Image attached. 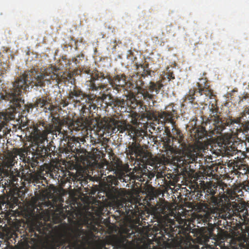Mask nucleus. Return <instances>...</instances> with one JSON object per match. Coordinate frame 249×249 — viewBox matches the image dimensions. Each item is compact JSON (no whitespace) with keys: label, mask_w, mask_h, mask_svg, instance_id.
<instances>
[{"label":"nucleus","mask_w":249,"mask_h":249,"mask_svg":"<svg viewBox=\"0 0 249 249\" xmlns=\"http://www.w3.org/2000/svg\"><path fill=\"white\" fill-rule=\"evenodd\" d=\"M99 249H107L106 248V247H105V246H104L103 247L100 248Z\"/></svg>","instance_id":"nucleus-54"},{"label":"nucleus","mask_w":249,"mask_h":249,"mask_svg":"<svg viewBox=\"0 0 249 249\" xmlns=\"http://www.w3.org/2000/svg\"><path fill=\"white\" fill-rule=\"evenodd\" d=\"M18 148H13L11 151H8L4 156V159L3 160V164L5 167L12 168L14 166L15 163H17L18 154H19V151Z\"/></svg>","instance_id":"nucleus-21"},{"label":"nucleus","mask_w":249,"mask_h":249,"mask_svg":"<svg viewBox=\"0 0 249 249\" xmlns=\"http://www.w3.org/2000/svg\"><path fill=\"white\" fill-rule=\"evenodd\" d=\"M174 221H171L170 222V225L169 226V228H164V232L166 234H169L170 233H169V229H170V230L171 231L172 229V226L171 225L172 224V223H174Z\"/></svg>","instance_id":"nucleus-45"},{"label":"nucleus","mask_w":249,"mask_h":249,"mask_svg":"<svg viewBox=\"0 0 249 249\" xmlns=\"http://www.w3.org/2000/svg\"><path fill=\"white\" fill-rule=\"evenodd\" d=\"M61 147H59L58 149H57L53 141V140L51 141L50 142L48 143L47 146H45L46 151L42 156V158L40 159V160H43L44 159L47 158L48 157H50V158H51L52 155L62 156L63 154H60L59 152V149Z\"/></svg>","instance_id":"nucleus-24"},{"label":"nucleus","mask_w":249,"mask_h":249,"mask_svg":"<svg viewBox=\"0 0 249 249\" xmlns=\"http://www.w3.org/2000/svg\"><path fill=\"white\" fill-rule=\"evenodd\" d=\"M80 147H81V144L79 141L76 139H71L66 145L59 149V152L62 153L67 159L71 160L76 156L77 150Z\"/></svg>","instance_id":"nucleus-17"},{"label":"nucleus","mask_w":249,"mask_h":249,"mask_svg":"<svg viewBox=\"0 0 249 249\" xmlns=\"http://www.w3.org/2000/svg\"><path fill=\"white\" fill-rule=\"evenodd\" d=\"M165 109V111L160 112L150 109L146 110L143 115L148 120L154 122V129H157L159 132L164 129V125L166 123H171L172 127V141L177 140L178 143L182 144L184 136L180 130L176 127L175 122L177 111L174 109L173 104L166 106Z\"/></svg>","instance_id":"nucleus-6"},{"label":"nucleus","mask_w":249,"mask_h":249,"mask_svg":"<svg viewBox=\"0 0 249 249\" xmlns=\"http://www.w3.org/2000/svg\"><path fill=\"white\" fill-rule=\"evenodd\" d=\"M238 158H239L238 156H237V157H235L234 158V159H238Z\"/></svg>","instance_id":"nucleus-57"},{"label":"nucleus","mask_w":249,"mask_h":249,"mask_svg":"<svg viewBox=\"0 0 249 249\" xmlns=\"http://www.w3.org/2000/svg\"><path fill=\"white\" fill-rule=\"evenodd\" d=\"M99 99L103 103H105L106 106L113 107L114 98H113L111 94L103 93L101 96L99 97Z\"/></svg>","instance_id":"nucleus-31"},{"label":"nucleus","mask_w":249,"mask_h":249,"mask_svg":"<svg viewBox=\"0 0 249 249\" xmlns=\"http://www.w3.org/2000/svg\"><path fill=\"white\" fill-rule=\"evenodd\" d=\"M126 151L127 155H130V157L134 156L140 161L137 166L134 167L135 178L141 182H148L149 180L154 178L155 173L149 171L147 167V165H150L156 167V161L150 153L144 151L141 144L137 142L129 143Z\"/></svg>","instance_id":"nucleus-5"},{"label":"nucleus","mask_w":249,"mask_h":249,"mask_svg":"<svg viewBox=\"0 0 249 249\" xmlns=\"http://www.w3.org/2000/svg\"><path fill=\"white\" fill-rule=\"evenodd\" d=\"M234 167H237L239 171L237 174L239 173L241 175H246L247 173L249 174V166L246 164L240 163L239 164V162H236Z\"/></svg>","instance_id":"nucleus-33"},{"label":"nucleus","mask_w":249,"mask_h":249,"mask_svg":"<svg viewBox=\"0 0 249 249\" xmlns=\"http://www.w3.org/2000/svg\"><path fill=\"white\" fill-rule=\"evenodd\" d=\"M51 116L52 117V121L53 123H57L59 121V118L54 116L53 112L50 113Z\"/></svg>","instance_id":"nucleus-43"},{"label":"nucleus","mask_w":249,"mask_h":249,"mask_svg":"<svg viewBox=\"0 0 249 249\" xmlns=\"http://www.w3.org/2000/svg\"><path fill=\"white\" fill-rule=\"evenodd\" d=\"M223 143L227 148V152L228 155L231 156H235L239 155V153L241 156L239 158L240 162H243L244 159L247 157L246 152L249 153V137H246L245 141H242L241 144H244L245 151L238 150L237 148L235 147V144L232 141L231 137L225 136L223 138Z\"/></svg>","instance_id":"nucleus-15"},{"label":"nucleus","mask_w":249,"mask_h":249,"mask_svg":"<svg viewBox=\"0 0 249 249\" xmlns=\"http://www.w3.org/2000/svg\"><path fill=\"white\" fill-rule=\"evenodd\" d=\"M245 201L241 202H233L228 208L227 213L219 214V216L226 221L227 219L232 220L230 223L236 226L238 229L241 231V236L244 238V241L231 240L230 249H249V213L246 209Z\"/></svg>","instance_id":"nucleus-4"},{"label":"nucleus","mask_w":249,"mask_h":249,"mask_svg":"<svg viewBox=\"0 0 249 249\" xmlns=\"http://www.w3.org/2000/svg\"><path fill=\"white\" fill-rule=\"evenodd\" d=\"M103 128L108 132L124 133L128 129V125L125 122L115 120L113 118L106 119L104 120Z\"/></svg>","instance_id":"nucleus-16"},{"label":"nucleus","mask_w":249,"mask_h":249,"mask_svg":"<svg viewBox=\"0 0 249 249\" xmlns=\"http://www.w3.org/2000/svg\"><path fill=\"white\" fill-rule=\"evenodd\" d=\"M43 132H45V135L48 136V134L52 133L53 135L57 136L58 133V134H62L63 135L62 138H64L65 135H67V133L63 134L62 133L61 128L59 126H54L53 124L51 123H47L46 122L45 125V129L42 131Z\"/></svg>","instance_id":"nucleus-27"},{"label":"nucleus","mask_w":249,"mask_h":249,"mask_svg":"<svg viewBox=\"0 0 249 249\" xmlns=\"http://www.w3.org/2000/svg\"><path fill=\"white\" fill-rule=\"evenodd\" d=\"M199 80L200 81H203L204 86L198 82L197 88L190 89L188 93L185 95V101H188L189 103L196 101L197 103L203 104L206 100L212 98L213 93L210 89L206 87L205 79L202 78Z\"/></svg>","instance_id":"nucleus-12"},{"label":"nucleus","mask_w":249,"mask_h":249,"mask_svg":"<svg viewBox=\"0 0 249 249\" xmlns=\"http://www.w3.org/2000/svg\"><path fill=\"white\" fill-rule=\"evenodd\" d=\"M59 71L58 68L52 66L45 69L44 72L35 70L26 71L17 78L13 84L12 88L3 90L0 94V98L9 101L11 104L10 108L1 114L3 120L6 122L13 120L17 113L19 117V114L24 110L22 107L24 100L20 97L22 90H26L30 86L31 88L34 86L44 87L46 84H50L51 79L55 80L57 83L65 82L66 77Z\"/></svg>","instance_id":"nucleus-1"},{"label":"nucleus","mask_w":249,"mask_h":249,"mask_svg":"<svg viewBox=\"0 0 249 249\" xmlns=\"http://www.w3.org/2000/svg\"><path fill=\"white\" fill-rule=\"evenodd\" d=\"M143 73L144 74L150 75V71L145 70V68H143Z\"/></svg>","instance_id":"nucleus-49"},{"label":"nucleus","mask_w":249,"mask_h":249,"mask_svg":"<svg viewBox=\"0 0 249 249\" xmlns=\"http://www.w3.org/2000/svg\"><path fill=\"white\" fill-rule=\"evenodd\" d=\"M106 79L108 80L113 89L118 91L127 84V78L124 74H116L112 77L109 74H105L103 71H95L92 74V78H91L90 81L87 82V84L92 91L106 89L107 85L103 83L104 80Z\"/></svg>","instance_id":"nucleus-9"},{"label":"nucleus","mask_w":249,"mask_h":249,"mask_svg":"<svg viewBox=\"0 0 249 249\" xmlns=\"http://www.w3.org/2000/svg\"><path fill=\"white\" fill-rule=\"evenodd\" d=\"M121 210L122 214L128 217H136L140 214V208L136 203H133L131 202L126 203L124 207Z\"/></svg>","instance_id":"nucleus-22"},{"label":"nucleus","mask_w":249,"mask_h":249,"mask_svg":"<svg viewBox=\"0 0 249 249\" xmlns=\"http://www.w3.org/2000/svg\"><path fill=\"white\" fill-rule=\"evenodd\" d=\"M18 196V193H14V194L12 195L8 196L7 205H8L10 209H14L16 206H18L19 201Z\"/></svg>","instance_id":"nucleus-28"},{"label":"nucleus","mask_w":249,"mask_h":249,"mask_svg":"<svg viewBox=\"0 0 249 249\" xmlns=\"http://www.w3.org/2000/svg\"><path fill=\"white\" fill-rule=\"evenodd\" d=\"M86 151L85 149L79 147L77 150L76 155L73 157L74 160L78 162H83L87 160Z\"/></svg>","instance_id":"nucleus-29"},{"label":"nucleus","mask_w":249,"mask_h":249,"mask_svg":"<svg viewBox=\"0 0 249 249\" xmlns=\"http://www.w3.org/2000/svg\"><path fill=\"white\" fill-rule=\"evenodd\" d=\"M127 105V97H126V99H125V100L124 99L119 98L117 97L114 98V105H113V107H121V109L123 108H124V107H125V109L124 110V111H126L127 109V108H126Z\"/></svg>","instance_id":"nucleus-32"},{"label":"nucleus","mask_w":249,"mask_h":249,"mask_svg":"<svg viewBox=\"0 0 249 249\" xmlns=\"http://www.w3.org/2000/svg\"><path fill=\"white\" fill-rule=\"evenodd\" d=\"M1 130V126L0 125V131Z\"/></svg>","instance_id":"nucleus-58"},{"label":"nucleus","mask_w":249,"mask_h":249,"mask_svg":"<svg viewBox=\"0 0 249 249\" xmlns=\"http://www.w3.org/2000/svg\"><path fill=\"white\" fill-rule=\"evenodd\" d=\"M109 194H110L109 191L106 192V195L108 196L109 195Z\"/></svg>","instance_id":"nucleus-55"},{"label":"nucleus","mask_w":249,"mask_h":249,"mask_svg":"<svg viewBox=\"0 0 249 249\" xmlns=\"http://www.w3.org/2000/svg\"><path fill=\"white\" fill-rule=\"evenodd\" d=\"M247 115H248L249 117V108H245L243 112L241 113L240 116L238 117H236L235 118L232 117H229L227 118L225 123H223L222 122V121L221 120V118L219 117V115L217 114V113H216L215 114H213V116H211L210 120H209L207 119L206 121H203V122L206 123H210L211 126H213V125H216V124H219V126L221 128V130L218 132H217L218 129H215V130L212 132L207 131V134H220L221 133L223 130L225 128V125L229 126L230 127H232V126H235V124L238 125H240V123H241L242 121L246 120Z\"/></svg>","instance_id":"nucleus-11"},{"label":"nucleus","mask_w":249,"mask_h":249,"mask_svg":"<svg viewBox=\"0 0 249 249\" xmlns=\"http://www.w3.org/2000/svg\"><path fill=\"white\" fill-rule=\"evenodd\" d=\"M93 236V233L89 231L77 229L71 238L59 237L53 240L49 247L50 249H59L61 246L65 249H79L81 245L89 244Z\"/></svg>","instance_id":"nucleus-8"},{"label":"nucleus","mask_w":249,"mask_h":249,"mask_svg":"<svg viewBox=\"0 0 249 249\" xmlns=\"http://www.w3.org/2000/svg\"><path fill=\"white\" fill-rule=\"evenodd\" d=\"M155 175L158 179L162 178V180L163 179H166L165 177V175L162 171H157L156 174H155Z\"/></svg>","instance_id":"nucleus-41"},{"label":"nucleus","mask_w":249,"mask_h":249,"mask_svg":"<svg viewBox=\"0 0 249 249\" xmlns=\"http://www.w3.org/2000/svg\"><path fill=\"white\" fill-rule=\"evenodd\" d=\"M86 104L81 103V104L83 105L81 110L83 113L90 114L93 112V110L97 108V106L93 103V100L90 98L89 95H87L85 100Z\"/></svg>","instance_id":"nucleus-26"},{"label":"nucleus","mask_w":249,"mask_h":249,"mask_svg":"<svg viewBox=\"0 0 249 249\" xmlns=\"http://www.w3.org/2000/svg\"><path fill=\"white\" fill-rule=\"evenodd\" d=\"M215 129H218V132L221 130V127L219 124L211 126V124H206L203 121L200 127H195L191 131V136L195 140L194 144L187 145L185 144L180 157L176 155L177 153L173 147L166 148L161 157L163 164H177L187 168L188 164L197 162L198 159H201L203 156L202 152L206 146L207 131L212 132Z\"/></svg>","instance_id":"nucleus-3"},{"label":"nucleus","mask_w":249,"mask_h":249,"mask_svg":"<svg viewBox=\"0 0 249 249\" xmlns=\"http://www.w3.org/2000/svg\"><path fill=\"white\" fill-rule=\"evenodd\" d=\"M84 55L82 54L81 55H78L75 58L74 62L76 64L79 63V60L81 59V58H84Z\"/></svg>","instance_id":"nucleus-44"},{"label":"nucleus","mask_w":249,"mask_h":249,"mask_svg":"<svg viewBox=\"0 0 249 249\" xmlns=\"http://www.w3.org/2000/svg\"><path fill=\"white\" fill-rule=\"evenodd\" d=\"M104 175H105V176H106V175H107V174H106V171L105 172V173H104V172H103V174H102V176H104Z\"/></svg>","instance_id":"nucleus-56"},{"label":"nucleus","mask_w":249,"mask_h":249,"mask_svg":"<svg viewBox=\"0 0 249 249\" xmlns=\"http://www.w3.org/2000/svg\"><path fill=\"white\" fill-rule=\"evenodd\" d=\"M189 168H191V165H190V166H189Z\"/></svg>","instance_id":"nucleus-59"},{"label":"nucleus","mask_w":249,"mask_h":249,"mask_svg":"<svg viewBox=\"0 0 249 249\" xmlns=\"http://www.w3.org/2000/svg\"><path fill=\"white\" fill-rule=\"evenodd\" d=\"M204 176L201 174H196L193 182L194 190L190 192L191 198L194 201H207L213 204L215 207L210 210V213H205L203 220L207 222L212 216L219 217V214L227 213L230 205L233 202L229 203L230 201H236L235 185L231 188L228 187L227 184L213 182H205L201 180L204 178Z\"/></svg>","instance_id":"nucleus-2"},{"label":"nucleus","mask_w":249,"mask_h":249,"mask_svg":"<svg viewBox=\"0 0 249 249\" xmlns=\"http://www.w3.org/2000/svg\"><path fill=\"white\" fill-rule=\"evenodd\" d=\"M108 168V172L107 174H108L109 172H112L113 175H109L106 178V186L108 188H111V190H114V187L113 185L116 186L118 183V180L121 182H127L131 179H136L135 178V172L132 171L130 174H127V171L123 168L122 164L119 162H116L112 163L110 165L107 166Z\"/></svg>","instance_id":"nucleus-10"},{"label":"nucleus","mask_w":249,"mask_h":249,"mask_svg":"<svg viewBox=\"0 0 249 249\" xmlns=\"http://www.w3.org/2000/svg\"><path fill=\"white\" fill-rule=\"evenodd\" d=\"M231 133L234 135L238 136L239 133H246L249 132V121H243L240 123V125H235L231 127Z\"/></svg>","instance_id":"nucleus-25"},{"label":"nucleus","mask_w":249,"mask_h":249,"mask_svg":"<svg viewBox=\"0 0 249 249\" xmlns=\"http://www.w3.org/2000/svg\"><path fill=\"white\" fill-rule=\"evenodd\" d=\"M162 181L163 182V184L166 187H170L171 186H175V182L173 181H171V179L168 180L166 179H163Z\"/></svg>","instance_id":"nucleus-40"},{"label":"nucleus","mask_w":249,"mask_h":249,"mask_svg":"<svg viewBox=\"0 0 249 249\" xmlns=\"http://www.w3.org/2000/svg\"><path fill=\"white\" fill-rule=\"evenodd\" d=\"M95 71H98V70H94L92 71V72H91L90 70L89 69H88V68L87 69L83 70V72L84 73L89 75V76L88 77V79L86 80L85 84L87 86V87L89 88V90H93L91 89V88L90 87L88 86V85L87 84V82L89 81V80H91V78H92V75Z\"/></svg>","instance_id":"nucleus-37"},{"label":"nucleus","mask_w":249,"mask_h":249,"mask_svg":"<svg viewBox=\"0 0 249 249\" xmlns=\"http://www.w3.org/2000/svg\"><path fill=\"white\" fill-rule=\"evenodd\" d=\"M43 110L45 112H48V111H50L51 113L53 112L55 109L56 108L55 106L53 105H49V103L48 102V105L44 106Z\"/></svg>","instance_id":"nucleus-39"},{"label":"nucleus","mask_w":249,"mask_h":249,"mask_svg":"<svg viewBox=\"0 0 249 249\" xmlns=\"http://www.w3.org/2000/svg\"><path fill=\"white\" fill-rule=\"evenodd\" d=\"M46 123V122L40 121V122H39V125H42L43 126V127L44 128V129H45Z\"/></svg>","instance_id":"nucleus-48"},{"label":"nucleus","mask_w":249,"mask_h":249,"mask_svg":"<svg viewBox=\"0 0 249 249\" xmlns=\"http://www.w3.org/2000/svg\"><path fill=\"white\" fill-rule=\"evenodd\" d=\"M69 102L65 99H62L59 103V105L63 107H65L68 105Z\"/></svg>","instance_id":"nucleus-42"},{"label":"nucleus","mask_w":249,"mask_h":249,"mask_svg":"<svg viewBox=\"0 0 249 249\" xmlns=\"http://www.w3.org/2000/svg\"><path fill=\"white\" fill-rule=\"evenodd\" d=\"M41 179V176L36 173H27L20 178L19 172H17L16 175L11 174L8 179L12 186L18 189L28 187L32 183H38Z\"/></svg>","instance_id":"nucleus-13"},{"label":"nucleus","mask_w":249,"mask_h":249,"mask_svg":"<svg viewBox=\"0 0 249 249\" xmlns=\"http://www.w3.org/2000/svg\"><path fill=\"white\" fill-rule=\"evenodd\" d=\"M139 84L136 83L137 93L135 96L127 97V105L126 107L135 109L138 105L153 107L155 100L163 85L161 81L157 82H150L148 86L143 88V81L141 80Z\"/></svg>","instance_id":"nucleus-7"},{"label":"nucleus","mask_w":249,"mask_h":249,"mask_svg":"<svg viewBox=\"0 0 249 249\" xmlns=\"http://www.w3.org/2000/svg\"><path fill=\"white\" fill-rule=\"evenodd\" d=\"M47 105H48V101L47 97L45 96L37 98L35 100V106L36 107H42Z\"/></svg>","instance_id":"nucleus-34"},{"label":"nucleus","mask_w":249,"mask_h":249,"mask_svg":"<svg viewBox=\"0 0 249 249\" xmlns=\"http://www.w3.org/2000/svg\"><path fill=\"white\" fill-rule=\"evenodd\" d=\"M31 230L32 236L33 235V232H34V235H35V237H37L38 238V237H39V234L36 233L34 230L33 231L32 229H31Z\"/></svg>","instance_id":"nucleus-50"},{"label":"nucleus","mask_w":249,"mask_h":249,"mask_svg":"<svg viewBox=\"0 0 249 249\" xmlns=\"http://www.w3.org/2000/svg\"><path fill=\"white\" fill-rule=\"evenodd\" d=\"M1 178V168L0 167V179Z\"/></svg>","instance_id":"nucleus-53"},{"label":"nucleus","mask_w":249,"mask_h":249,"mask_svg":"<svg viewBox=\"0 0 249 249\" xmlns=\"http://www.w3.org/2000/svg\"><path fill=\"white\" fill-rule=\"evenodd\" d=\"M18 149H20L18 156H20V159L22 160L23 162L30 164L32 168L35 167L36 164L39 163L32 149L30 151L29 149L28 151H26L22 148H18Z\"/></svg>","instance_id":"nucleus-19"},{"label":"nucleus","mask_w":249,"mask_h":249,"mask_svg":"<svg viewBox=\"0 0 249 249\" xmlns=\"http://www.w3.org/2000/svg\"><path fill=\"white\" fill-rule=\"evenodd\" d=\"M50 175L53 178L59 179L61 175L58 167H53L50 170Z\"/></svg>","instance_id":"nucleus-35"},{"label":"nucleus","mask_w":249,"mask_h":249,"mask_svg":"<svg viewBox=\"0 0 249 249\" xmlns=\"http://www.w3.org/2000/svg\"><path fill=\"white\" fill-rule=\"evenodd\" d=\"M246 209L248 210V213H249V203H246Z\"/></svg>","instance_id":"nucleus-51"},{"label":"nucleus","mask_w":249,"mask_h":249,"mask_svg":"<svg viewBox=\"0 0 249 249\" xmlns=\"http://www.w3.org/2000/svg\"><path fill=\"white\" fill-rule=\"evenodd\" d=\"M36 102L33 103H30L29 105H27V109L28 111H29L30 109H33L34 107H36Z\"/></svg>","instance_id":"nucleus-46"},{"label":"nucleus","mask_w":249,"mask_h":249,"mask_svg":"<svg viewBox=\"0 0 249 249\" xmlns=\"http://www.w3.org/2000/svg\"><path fill=\"white\" fill-rule=\"evenodd\" d=\"M69 176L70 178L73 181H77V180H81L83 178V176L82 174L78 172V171H76V173H73V172H69Z\"/></svg>","instance_id":"nucleus-36"},{"label":"nucleus","mask_w":249,"mask_h":249,"mask_svg":"<svg viewBox=\"0 0 249 249\" xmlns=\"http://www.w3.org/2000/svg\"><path fill=\"white\" fill-rule=\"evenodd\" d=\"M45 141L48 142V137L46 135L45 132H43L38 128L35 129V131L33 136L32 143L30 148L32 152L34 153L36 159L40 160L45 153Z\"/></svg>","instance_id":"nucleus-14"},{"label":"nucleus","mask_w":249,"mask_h":249,"mask_svg":"<svg viewBox=\"0 0 249 249\" xmlns=\"http://www.w3.org/2000/svg\"><path fill=\"white\" fill-rule=\"evenodd\" d=\"M169 210V209L168 206L163 204L160 205L157 208V212L163 214H166Z\"/></svg>","instance_id":"nucleus-38"},{"label":"nucleus","mask_w":249,"mask_h":249,"mask_svg":"<svg viewBox=\"0 0 249 249\" xmlns=\"http://www.w3.org/2000/svg\"><path fill=\"white\" fill-rule=\"evenodd\" d=\"M65 124L68 127L70 132L79 131L84 129L87 130V128L89 125V119L85 117H81L76 119H67L65 121Z\"/></svg>","instance_id":"nucleus-18"},{"label":"nucleus","mask_w":249,"mask_h":249,"mask_svg":"<svg viewBox=\"0 0 249 249\" xmlns=\"http://www.w3.org/2000/svg\"><path fill=\"white\" fill-rule=\"evenodd\" d=\"M163 128H165V132L166 133L167 137L163 138V142L164 144V145L166 147V148L170 147H173V144L171 145V141H172V135L170 131V129L165 126L164 125Z\"/></svg>","instance_id":"nucleus-30"},{"label":"nucleus","mask_w":249,"mask_h":249,"mask_svg":"<svg viewBox=\"0 0 249 249\" xmlns=\"http://www.w3.org/2000/svg\"><path fill=\"white\" fill-rule=\"evenodd\" d=\"M167 78L169 79H174L175 75L173 72H168L167 74Z\"/></svg>","instance_id":"nucleus-47"},{"label":"nucleus","mask_w":249,"mask_h":249,"mask_svg":"<svg viewBox=\"0 0 249 249\" xmlns=\"http://www.w3.org/2000/svg\"><path fill=\"white\" fill-rule=\"evenodd\" d=\"M173 175H170L169 177V176H167V178H168V179H170L171 178H173Z\"/></svg>","instance_id":"nucleus-52"},{"label":"nucleus","mask_w":249,"mask_h":249,"mask_svg":"<svg viewBox=\"0 0 249 249\" xmlns=\"http://www.w3.org/2000/svg\"><path fill=\"white\" fill-rule=\"evenodd\" d=\"M87 95L83 93V91L77 89L74 87L72 89H70L68 96L69 101L74 103V106L79 105V103H81L84 99L86 100Z\"/></svg>","instance_id":"nucleus-20"},{"label":"nucleus","mask_w":249,"mask_h":249,"mask_svg":"<svg viewBox=\"0 0 249 249\" xmlns=\"http://www.w3.org/2000/svg\"><path fill=\"white\" fill-rule=\"evenodd\" d=\"M234 190L237 199L239 198V197H244L247 194H249V180L234 184Z\"/></svg>","instance_id":"nucleus-23"}]
</instances>
